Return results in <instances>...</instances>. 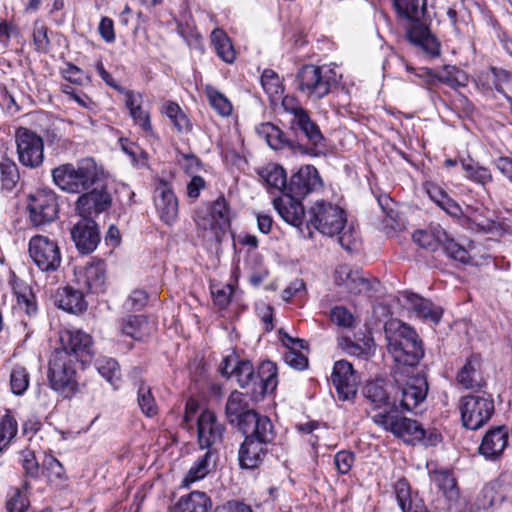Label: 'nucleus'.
I'll list each match as a JSON object with an SVG mask.
<instances>
[{
    "label": "nucleus",
    "mask_w": 512,
    "mask_h": 512,
    "mask_svg": "<svg viewBox=\"0 0 512 512\" xmlns=\"http://www.w3.org/2000/svg\"><path fill=\"white\" fill-rule=\"evenodd\" d=\"M462 425L469 430L482 428L494 414V401L489 395L469 394L459 401Z\"/></svg>",
    "instance_id": "nucleus-10"
},
{
    "label": "nucleus",
    "mask_w": 512,
    "mask_h": 512,
    "mask_svg": "<svg viewBox=\"0 0 512 512\" xmlns=\"http://www.w3.org/2000/svg\"><path fill=\"white\" fill-rule=\"evenodd\" d=\"M364 396L375 408L389 406L391 404L389 393L384 388V384L379 381L367 383L364 387Z\"/></svg>",
    "instance_id": "nucleus-44"
},
{
    "label": "nucleus",
    "mask_w": 512,
    "mask_h": 512,
    "mask_svg": "<svg viewBox=\"0 0 512 512\" xmlns=\"http://www.w3.org/2000/svg\"><path fill=\"white\" fill-rule=\"evenodd\" d=\"M355 462V455L348 450H341L334 456V464L338 473L348 474Z\"/></svg>",
    "instance_id": "nucleus-56"
},
{
    "label": "nucleus",
    "mask_w": 512,
    "mask_h": 512,
    "mask_svg": "<svg viewBox=\"0 0 512 512\" xmlns=\"http://www.w3.org/2000/svg\"><path fill=\"white\" fill-rule=\"evenodd\" d=\"M372 421L410 444L422 442L425 445H435L439 441V434L430 432L427 436V431L417 420L399 416L393 409L373 415Z\"/></svg>",
    "instance_id": "nucleus-5"
},
{
    "label": "nucleus",
    "mask_w": 512,
    "mask_h": 512,
    "mask_svg": "<svg viewBox=\"0 0 512 512\" xmlns=\"http://www.w3.org/2000/svg\"><path fill=\"white\" fill-rule=\"evenodd\" d=\"M112 205V196L106 187L84 191L75 203V209L83 219L93 217L107 211Z\"/></svg>",
    "instance_id": "nucleus-16"
},
{
    "label": "nucleus",
    "mask_w": 512,
    "mask_h": 512,
    "mask_svg": "<svg viewBox=\"0 0 512 512\" xmlns=\"http://www.w3.org/2000/svg\"><path fill=\"white\" fill-rule=\"evenodd\" d=\"M29 256L36 267L45 273L59 269L62 256L56 241L44 235H35L29 240Z\"/></svg>",
    "instance_id": "nucleus-11"
},
{
    "label": "nucleus",
    "mask_w": 512,
    "mask_h": 512,
    "mask_svg": "<svg viewBox=\"0 0 512 512\" xmlns=\"http://www.w3.org/2000/svg\"><path fill=\"white\" fill-rule=\"evenodd\" d=\"M284 362L293 369L304 370L308 366V358L293 347L283 354Z\"/></svg>",
    "instance_id": "nucleus-58"
},
{
    "label": "nucleus",
    "mask_w": 512,
    "mask_h": 512,
    "mask_svg": "<svg viewBox=\"0 0 512 512\" xmlns=\"http://www.w3.org/2000/svg\"><path fill=\"white\" fill-rule=\"evenodd\" d=\"M194 222L199 237L209 243H219L230 227V209L224 196H219L205 208L195 211Z\"/></svg>",
    "instance_id": "nucleus-4"
},
{
    "label": "nucleus",
    "mask_w": 512,
    "mask_h": 512,
    "mask_svg": "<svg viewBox=\"0 0 512 512\" xmlns=\"http://www.w3.org/2000/svg\"><path fill=\"white\" fill-rule=\"evenodd\" d=\"M154 204L160 220L166 225H172L178 218V199L171 186L160 181L154 191Z\"/></svg>",
    "instance_id": "nucleus-22"
},
{
    "label": "nucleus",
    "mask_w": 512,
    "mask_h": 512,
    "mask_svg": "<svg viewBox=\"0 0 512 512\" xmlns=\"http://www.w3.org/2000/svg\"><path fill=\"white\" fill-rule=\"evenodd\" d=\"M77 283L90 293H102L106 289V268L103 261H91L75 268Z\"/></svg>",
    "instance_id": "nucleus-21"
},
{
    "label": "nucleus",
    "mask_w": 512,
    "mask_h": 512,
    "mask_svg": "<svg viewBox=\"0 0 512 512\" xmlns=\"http://www.w3.org/2000/svg\"><path fill=\"white\" fill-rule=\"evenodd\" d=\"M461 166L465 177L481 186H486L493 181V175L489 168L480 165L473 159H461Z\"/></svg>",
    "instance_id": "nucleus-40"
},
{
    "label": "nucleus",
    "mask_w": 512,
    "mask_h": 512,
    "mask_svg": "<svg viewBox=\"0 0 512 512\" xmlns=\"http://www.w3.org/2000/svg\"><path fill=\"white\" fill-rule=\"evenodd\" d=\"M177 161L182 166L184 171L192 175L200 170L201 167V161L200 159L194 155V154H187L180 151H177Z\"/></svg>",
    "instance_id": "nucleus-60"
},
{
    "label": "nucleus",
    "mask_w": 512,
    "mask_h": 512,
    "mask_svg": "<svg viewBox=\"0 0 512 512\" xmlns=\"http://www.w3.org/2000/svg\"><path fill=\"white\" fill-rule=\"evenodd\" d=\"M431 480L443 492L448 500H456L459 496L457 482L452 473L445 469L430 472Z\"/></svg>",
    "instance_id": "nucleus-39"
},
{
    "label": "nucleus",
    "mask_w": 512,
    "mask_h": 512,
    "mask_svg": "<svg viewBox=\"0 0 512 512\" xmlns=\"http://www.w3.org/2000/svg\"><path fill=\"white\" fill-rule=\"evenodd\" d=\"M507 444L508 431L499 426L486 432L479 446V453L486 459L494 460L503 453Z\"/></svg>",
    "instance_id": "nucleus-27"
},
{
    "label": "nucleus",
    "mask_w": 512,
    "mask_h": 512,
    "mask_svg": "<svg viewBox=\"0 0 512 512\" xmlns=\"http://www.w3.org/2000/svg\"><path fill=\"white\" fill-rule=\"evenodd\" d=\"M232 286L231 285H223L221 287L213 285L211 287V293L213 295L214 303L220 309H225L230 301L232 296Z\"/></svg>",
    "instance_id": "nucleus-57"
},
{
    "label": "nucleus",
    "mask_w": 512,
    "mask_h": 512,
    "mask_svg": "<svg viewBox=\"0 0 512 512\" xmlns=\"http://www.w3.org/2000/svg\"><path fill=\"white\" fill-rule=\"evenodd\" d=\"M290 129L297 137L302 134L306 139V143L300 142V146L304 149L297 151L299 155H309L318 157L324 152V137L319 126L310 118L308 111L291 118Z\"/></svg>",
    "instance_id": "nucleus-12"
},
{
    "label": "nucleus",
    "mask_w": 512,
    "mask_h": 512,
    "mask_svg": "<svg viewBox=\"0 0 512 512\" xmlns=\"http://www.w3.org/2000/svg\"><path fill=\"white\" fill-rule=\"evenodd\" d=\"M29 373L25 367L16 365L10 373L11 391L15 395H23L29 387Z\"/></svg>",
    "instance_id": "nucleus-47"
},
{
    "label": "nucleus",
    "mask_w": 512,
    "mask_h": 512,
    "mask_svg": "<svg viewBox=\"0 0 512 512\" xmlns=\"http://www.w3.org/2000/svg\"><path fill=\"white\" fill-rule=\"evenodd\" d=\"M212 452L207 450L197 461L191 466L185 478L183 484L188 486L189 484L204 478L208 472L211 463Z\"/></svg>",
    "instance_id": "nucleus-45"
},
{
    "label": "nucleus",
    "mask_w": 512,
    "mask_h": 512,
    "mask_svg": "<svg viewBox=\"0 0 512 512\" xmlns=\"http://www.w3.org/2000/svg\"><path fill=\"white\" fill-rule=\"evenodd\" d=\"M60 347L55 350H62L74 361L86 363L94 355L92 337L80 329H65L59 333Z\"/></svg>",
    "instance_id": "nucleus-14"
},
{
    "label": "nucleus",
    "mask_w": 512,
    "mask_h": 512,
    "mask_svg": "<svg viewBox=\"0 0 512 512\" xmlns=\"http://www.w3.org/2000/svg\"><path fill=\"white\" fill-rule=\"evenodd\" d=\"M137 401L141 411L147 417H153L157 414V405L151 393L150 387L141 384L137 392Z\"/></svg>",
    "instance_id": "nucleus-52"
},
{
    "label": "nucleus",
    "mask_w": 512,
    "mask_h": 512,
    "mask_svg": "<svg viewBox=\"0 0 512 512\" xmlns=\"http://www.w3.org/2000/svg\"><path fill=\"white\" fill-rule=\"evenodd\" d=\"M75 362L65 351L54 350L49 360L48 380L51 388L65 398L78 389Z\"/></svg>",
    "instance_id": "nucleus-8"
},
{
    "label": "nucleus",
    "mask_w": 512,
    "mask_h": 512,
    "mask_svg": "<svg viewBox=\"0 0 512 512\" xmlns=\"http://www.w3.org/2000/svg\"><path fill=\"white\" fill-rule=\"evenodd\" d=\"M394 6L399 17L409 22L406 26L408 41L431 57L439 56L440 43L424 19L426 0H423L422 5H419V0H394Z\"/></svg>",
    "instance_id": "nucleus-1"
},
{
    "label": "nucleus",
    "mask_w": 512,
    "mask_h": 512,
    "mask_svg": "<svg viewBox=\"0 0 512 512\" xmlns=\"http://www.w3.org/2000/svg\"><path fill=\"white\" fill-rule=\"evenodd\" d=\"M19 162L28 168H38L44 160V141L36 132L20 127L15 132Z\"/></svg>",
    "instance_id": "nucleus-13"
},
{
    "label": "nucleus",
    "mask_w": 512,
    "mask_h": 512,
    "mask_svg": "<svg viewBox=\"0 0 512 512\" xmlns=\"http://www.w3.org/2000/svg\"><path fill=\"white\" fill-rule=\"evenodd\" d=\"M421 73L417 74L419 77L429 76L437 79L439 82L448 85L451 88L465 86L467 82V75L464 71L458 69L456 66L445 65L442 70L434 74L431 69L422 68Z\"/></svg>",
    "instance_id": "nucleus-34"
},
{
    "label": "nucleus",
    "mask_w": 512,
    "mask_h": 512,
    "mask_svg": "<svg viewBox=\"0 0 512 512\" xmlns=\"http://www.w3.org/2000/svg\"><path fill=\"white\" fill-rule=\"evenodd\" d=\"M441 248L444 253L454 261H458L462 264L470 262L471 257L468 250L463 245L455 241L449 233H447V240L443 241Z\"/></svg>",
    "instance_id": "nucleus-46"
},
{
    "label": "nucleus",
    "mask_w": 512,
    "mask_h": 512,
    "mask_svg": "<svg viewBox=\"0 0 512 512\" xmlns=\"http://www.w3.org/2000/svg\"><path fill=\"white\" fill-rule=\"evenodd\" d=\"M258 175L269 190L286 193L287 180L285 170L276 164H268L258 171Z\"/></svg>",
    "instance_id": "nucleus-38"
},
{
    "label": "nucleus",
    "mask_w": 512,
    "mask_h": 512,
    "mask_svg": "<svg viewBox=\"0 0 512 512\" xmlns=\"http://www.w3.org/2000/svg\"><path fill=\"white\" fill-rule=\"evenodd\" d=\"M261 85L270 97H280L284 91L280 77L272 69H265L263 71Z\"/></svg>",
    "instance_id": "nucleus-49"
},
{
    "label": "nucleus",
    "mask_w": 512,
    "mask_h": 512,
    "mask_svg": "<svg viewBox=\"0 0 512 512\" xmlns=\"http://www.w3.org/2000/svg\"><path fill=\"white\" fill-rule=\"evenodd\" d=\"M338 242L341 247L349 252L355 251L359 246V234L352 227H343V229L337 234Z\"/></svg>",
    "instance_id": "nucleus-54"
},
{
    "label": "nucleus",
    "mask_w": 512,
    "mask_h": 512,
    "mask_svg": "<svg viewBox=\"0 0 512 512\" xmlns=\"http://www.w3.org/2000/svg\"><path fill=\"white\" fill-rule=\"evenodd\" d=\"M340 346L345 350L347 354L351 356H355L358 358H367L370 355L369 346H361L360 344L354 343L348 338L342 339L340 342Z\"/></svg>",
    "instance_id": "nucleus-63"
},
{
    "label": "nucleus",
    "mask_w": 512,
    "mask_h": 512,
    "mask_svg": "<svg viewBox=\"0 0 512 512\" xmlns=\"http://www.w3.org/2000/svg\"><path fill=\"white\" fill-rule=\"evenodd\" d=\"M334 280L338 286L344 287L352 295L368 294L379 285L377 279H369L361 270L353 269L349 265L339 266L335 271Z\"/></svg>",
    "instance_id": "nucleus-17"
},
{
    "label": "nucleus",
    "mask_w": 512,
    "mask_h": 512,
    "mask_svg": "<svg viewBox=\"0 0 512 512\" xmlns=\"http://www.w3.org/2000/svg\"><path fill=\"white\" fill-rule=\"evenodd\" d=\"M273 206L280 217L288 224L300 229L304 224L305 209L300 199L283 193L273 200Z\"/></svg>",
    "instance_id": "nucleus-25"
},
{
    "label": "nucleus",
    "mask_w": 512,
    "mask_h": 512,
    "mask_svg": "<svg viewBox=\"0 0 512 512\" xmlns=\"http://www.w3.org/2000/svg\"><path fill=\"white\" fill-rule=\"evenodd\" d=\"M244 421H246L245 425L239 430L246 437L268 446L274 442L276 432L273 423L267 416L259 415L257 412L248 413Z\"/></svg>",
    "instance_id": "nucleus-24"
},
{
    "label": "nucleus",
    "mask_w": 512,
    "mask_h": 512,
    "mask_svg": "<svg viewBox=\"0 0 512 512\" xmlns=\"http://www.w3.org/2000/svg\"><path fill=\"white\" fill-rule=\"evenodd\" d=\"M331 381L339 399L350 401L356 396L358 378L350 362L346 360L336 361L333 366Z\"/></svg>",
    "instance_id": "nucleus-19"
},
{
    "label": "nucleus",
    "mask_w": 512,
    "mask_h": 512,
    "mask_svg": "<svg viewBox=\"0 0 512 512\" xmlns=\"http://www.w3.org/2000/svg\"><path fill=\"white\" fill-rule=\"evenodd\" d=\"M321 185L317 169L312 165H305L291 176L286 187V194H291V196L302 200Z\"/></svg>",
    "instance_id": "nucleus-18"
},
{
    "label": "nucleus",
    "mask_w": 512,
    "mask_h": 512,
    "mask_svg": "<svg viewBox=\"0 0 512 512\" xmlns=\"http://www.w3.org/2000/svg\"><path fill=\"white\" fill-rule=\"evenodd\" d=\"M388 353L400 366L413 367L424 356L422 341L416 331L401 322H391L385 329Z\"/></svg>",
    "instance_id": "nucleus-3"
},
{
    "label": "nucleus",
    "mask_w": 512,
    "mask_h": 512,
    "mask_svg": "<svg viewBox=\"0 0 512 512\" xmlns=\"http://www.w3.org/2000/svg\"><path fill=\"white\" fill-rule=\"evenodd\" d=\"M104 176L103 168L92 158H84L75 164H62L52 170L55 185L65 192L75 194L88 191L101 182Z\"/></svg>",
    "instance_id": "nucleus-2"
},
{
    "label": "nucleus",
    "mask_w": 512,
    "mask_h": 512,
    "mask_svg": "<svg viewBox=\"0 0 512 512\" xmlns=\"http://www.w3.org/2000/svg\"><path fill=\"white\" fill-rule=\"evenodd\" d=\"M338 81L334 69L313 64L302 66L295 77L297 90L312 100H320L327 96Z\"/></svg>",
    "instance_id": "nucleus-7"
},
{
    "label": "nucleus",
    "mask_w": 512,
    "mask_h": 512,
    "mask_svg": "<svg viewBox=\"0 0 512 512\" xmlns=\"http://www.w3.org/2000/svg\"><path fill=\"white\" fill-rule=\"evenodd\" d=\"M268 453V445L245 437L239 449V463L242 468L258 467Z\"/></svg>",
    "instance_id": "nucleus-28"
},
{
    "label": "nucleus",
    "mask_w": 512,
    "mask_h": 512,
    "mask_svg": "<svg viewBox=\"0 0 512 512\" xmlns=\"http://www.w3.org/2000/svg\"><path fill=\"white\" fill-rule=\"evenodd\" d=\"M96 368L99 374L111 385L117 386L120 379L119 365L115 359L103 358L98 360Z\"/></svg>",
    "instance_id": "nucleus-51"
},
{
    "label": "nucleus",
    "mask_w": 512,
    "mask_h": 512,
    "mask_svg": "<svg viewBox=\"0 0 512 512\" xmlns=\"http://www.w3.org/2000/svg\"><path fill=\"white\" fill-rule=\"evenodd\" d=\"M346 221L345 211L339 206L323 200L316 201L308 210V237H312L311 227L323 235L333 237L343 229Z\"/></svg>",
    "instance_id": "nucleus-9"
},
{
    "label": "nucleus",
    "mask_w": 512,
    "mask_h": 512,
    "mask_svg": "<svg viewBox=\"0 0 512 512\" xmlns=\"http://www.w3.org/2000/svg\"><path fill=\"white\" fill-rule=\"evenodd\" d=\"M331 321L341 327H351L354 321L353 315L343 306H336L330 313Z\"/></svg>",
    "instance_id": "nucleus-61"
},
{
    "label": "nucleus",
    "mask_w": 512,
    "mask_h": 512,
    "mask_svg": "<svg viewBox=\"0 0 512 512\" xmlns=\"http://www.w3.org/2000/svg\"><path fill=\"white\" fill-rule=\"evenodd\" d=\"M278 384L277 367L272 361H263L256 373L254 382V398L258 399L267 393L273 392Z\"/></svg>",
    "instance_id": "nucleus-31"
},
{
    "label": "nucleus",
    "mask_w": 512,
    "mask_h": 512,
    "mask_svg": "<svg viewBox=\"0 0 512 512\" xmlns=\"http://www.w3.org/2000/svg\"><path fill=\"white\" fill-rule=\"evenodd\" d=\"M47 27L41 23L36 22L33 31V40L38 51L45 52L49 46V38L47 35Z\"/></svg>",
    "instance_id": "nucleus-64"
},
{
    "label": "nucleus",
    "mask_w": 512,
    "mask_h": 512,
    "mask_svg": "<svg viewBox=\"0 0 512 512\" xmlns=\"http://www.w3.org/2000/svg\"><path fill=\"white\" fill-rule=\"evenodd\" d=\"M28 210L33 225L41 226L54 221L58 214L55 192L50 189L37 190L28 198Z\"/></svg>",
    "instance_id": "nucleus-15"
},
{
    "label": "nucleus",
    "mask_w": 512,
    "mask_h": 512,
    "mask_svg": "<svg viewBox=\"0 0 512 512\" xmlns=\"http://www.w3.org/2000/svg\"><path fill=\"white\" fill-rule=\"evenodd\" d=\"M248 413H256V411L249 407L243 393L233 391L229 395L225 406V414L229 423L235 424L240 429L245 425L246 421L244 419H246Z\"/></svg>",
    "instance_id": "nucleus-30"
},
{
    "label": "nucleus",
    "mask_w": 512,
    "mask_h": 512,
    "mask_svg": "<svg viewBox=\"0 0 512 512\" xmlns=\"http://www.w3.org/2000/svg\"><path fill=\"white\" fill-rule=\"evenodd\" d=\"M256 131L274 150L288 149L293 154H298L297 151L303 149L299 140L288 139L285 133L272 123H263L256 128Z\"/></svg>",
    "instance_id": "nucleus-26"
},
{
    "label": "nucleus",
    "mask_w": 512,
    "mask_h": 512,
    "mask_svg": "<svg viewBox=\"0 0 512 512\" xmlns=\"http://www.w3.org/2000/svg\"><path fill=\"white\" fill-rule=\"evenodd\" d=\"M494 89L505 96L504 84L512 83V74L504 69L491 68V74L487 78Z\"/></svg>",
    "instance_id": "nucleus-55"
},
{
    "label": "nucleus",
    "mask_w": 512,
    "mask_h": 512,
    "mask_svg": "<svg viewBox=\"0 0 512 512\" xmlns=\"http://www.w3.org/2000/svg\"><path fill=\"white\" fill-rule=\"evenodd\" d=\"M147 327V319L142 315H130L122 321L123 334L135 340H141L145 336Z\"/></svg>",
    "instance_id": "nucleus-43"
},
{
    "label": "nucleus",
    "mask_w": 512,
    "mask_h": 512,
    "mask_svg": "<svg viewBox=\"0 0 512 512\" xmlns=\"http://www.w3.org/2000/svg\"><path fill=\"white\" fill-rule=\"evenodd\" d=\"M71 238L82 254L92 253L100 242V232L93 219H81L71 228Z\"/></svg>",
    "instance_id": "nucleus-23"
},
{
    "label": "nucleus",
    "mask_w": 512,
    "mask_h": 512,
    "mask_svg": "<svg viewBox=\"0 0 512 512\" xmlns=\"http://www.w3.org/2000/svg\"><path fill=\"white\" fill-rule=\"evenodd\" d=\"M403 298L406 301L407 307L413 310L418 317L434 324L440 321L443 314L441 307L413 293L406 292L403 294Z\"/></svg>",
    "instance_id": "nucleus-29"
},
{
    "label": "nucleus",
    "mask_w": 512,
    "mask_h": 512,
    "mask_svg": "<svg viewBox=\"0 0 512 512\" xmlns=\"http://www.w3.org/2000/svg\"><path fill=\"white\" fill-rule=\"evenodd\" d=\"M22 467L29 477L36 478L39 474V464L36 460L35 454L30 449L21 451Z\"/></svg>",
    "instance_id": "nucleus-59"
},
{
    "label": "nucleus",
    "mask_w": 512,
    "mask_h": 512,
    "mask_svg": "<svg viewBox=\"0 0 512 512\" xmlns=\"http://www.w3.org/2000/svg\"><path fill=\"white\" fill-rule=\"evenodd\" d=\"M147 301V292L142 289H135L131 292L128 299L126 300L125 306L129 310L139 311L147 304Z\"/></svg>",
    "instance_id": "nucleus-62"
},
{
    "label": "nucleus",
    "mask_w": 512,
    "mask_h": 512,
    "mask_svg": "<svg viewBox=\"0 0 512 512\" xmlns=\"http://www.w3.org/2000/svg\"><path fill=\"white\" fill-rule=\"evenodd\" d=\"M211 43L219 56L226 63H233L236 57L235 50L227 34L219 28L211 33Z\"/></svg>",
    "instance_id": "nucleus-41"
},
{
    "label": "nucleus",
    "mask_w": 512,
    "mask_h": 512,
    "mask_svg": "<svg viewBox=\"0 0 512 512\" xmlns=\"http://www.w3.org/2000/svg\"><path fill=\"white\" fill-rule=\"evenodd\" d=\"M1 183L3 188L11 190L19 179L17 165L10 159H4L0 162Z\"/></svg>",
    "instance_id": "nucleus-53"
},
{
    "label": "nucleus",
    "mask_w": 512,
    "mask_h": 512,
    "mask_svg": "<svg viewBox=\"0 0 512 512\" xmlns=\"http://www.w3.org/2000/svg\"><path fill=\"white\" fill-rule=\"evenodd\" d=\"M57 302L61 309L70 313H79L86 308L83 293L70 286H66L58 292Z\"/></svg>",
    "instance_id": "nucleus-37"
},
{
    "label": "nucleus",
    "mask_w": 512,
    "mask_h": 512,
    "mask_svg": "<svg viewBox=\"0 0 512 512\" xmlns=\"http://www.w3.org/2000/svg\"><path fill=\"white\" fill-rule=\"evenodd\" d=\"M447 233L439 224L431 225L427 230L416 231L413 240L421 248L434 252L442 247L444 240H447Z\"/></svg>",
    "instance_id": "nucleus-33"
},
{
    "label": "nucleus",
    "mask_w": 512,
    "mask_h": 512,
    "mask_svg": "<svg viewBox=\"0 0 512 512\" xmlns=\"http://www.w3.org/2000/svg\"><path fill=\"white\" fill-rule=\"evenodd\" d=\"M17 431L18 424L15 418L9 414L4 415L0 421V454L9 446Z\"/></svg>",
    "instance_id": "nucleus-48"
},
{
    "label": "nucleus",
    "mask_w": 512,
    "mask_h": 512,
    "mask_svg": "<svg viewBox=\"0 0 512 512\" xmlns=\"http://www.w3.org/2000/svg\"><path fill=\"white\" fill-rule=\"evenodd\" d=\"M225 427L217 420L216 415L209 411H203L197 420L198 443L201 449L210 450L223 440Z\"/></svg>",
    "instance_id": "nucleus-20"
},
{
    "label": "nucleus",
    "mask_w": 512,
    "mask_h": 512,
    "mask_svg": "<svg viewBox=\"0 0 512 512\" xmlns=\"http://www.w3.org/2000/svg\"><path fill=\"white\" fill-rule=\"evenodd\" d=\"M237 369L234 372V377L243 389H249L251 397L254 398V382H256V373L250 361L240 360Z\"/></svg>",
    "instance_id": "nucleus-42"
},
{
    "label": "nucleus",
    "mask_w": 512,
    "mask_h": 512,
    "mask_svg": "<svg viewBox=\"0 0 512 512\" xmlns=\"http://www.w3.org/2000/svg\"><path fill=\"white\" fill-rule=\"evenodd\" d=\"M457 381L465 389L481 388L484 385L480 372V358L472 355L457 374Z\"/></svg>",
    "instance_id": "nucleus-32"
},
{
    "label": "nucleus",
    "mask_w": 512,
    "mask_h": 512,
    "mask_svg": "<svg viewBox=\"0 0 512 512\" xmlns=\"http://www.w3.org/2000/svg\"><path fill=\"white\" fill-rule=\"evenodd\" d=\"M394 492L397 503L402 512L415 511L414 506L426 507L423 500L417 494H412L409 483L406 479H399L394 485Z\"/></svg>",
    "instance_id": "nucleus-36"
},
{
    "label": "nucleus",
    "mask_w": 512,
    "mask_h": 512,
    "mask_svg": "<svg viewBox=\"0 0 512 512\" xmlns=\"http://www.w3.org/2000/svg\"><path fill=\"white\" fill-rule=\"evenodd\" d=\"M210 505V499L204 492L194 491L186 497H181L171 512H208Z\"/></svg>",
    "instance_id": "nucleus-35"
},
{
    "label": "nucleus",
    "mask_w": 512,
    "mask_h": 512,
    "mask_svg": "<svg viewBox=\"0 0 512 512\" xmlns=\"http://www.w3.org/2000/svg\"><path fill=\"white\" fill-rule=\"evenodd\" d=\"M206 95L211 107L221 116H229L232 112V104L227 97L217 89L208 86Z\"/></svg>",
    "instance_id": "nucleus-50"
},
{
    "label": "nucleus",
    "mask_w": 512,
    "mask_h": 512,
    "mask_svg": "<svg viewBox=\"0 0 512 512\" xmlns=\"http://www.w3.org/2000/svg\"><path fill=\"white\" fill-rule=\"evenodd\" d=\"M392 408L399 404L402 410L412 411L426 399L428 382L424 375L409 374L407 370L397 367L393 372Z\"/></svg>",
    "instance_id": "nucleus-6"
}]
</instances>
